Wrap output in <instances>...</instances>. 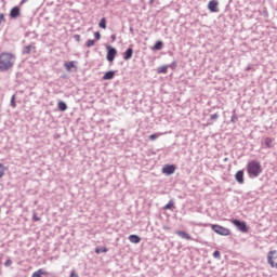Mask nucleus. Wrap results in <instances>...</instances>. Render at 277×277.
I'll list each match as a JSON object with an SVG mask.
<instances>
[{
	"label": "nucleus",
	"mask_w": 277,
	"mask_h": 277,
	"mask_svg": "<svg viewBox=\"0 0 277 277\" xmlns=\"http://www.w3.org/2000/svg\"><path fill=\"white\" fill-rule=\"evenodd\" d=\"M16 64V56L9 52H2L0 54V72H8L11 68H14Z\"/></svg>",
	"instance_id": "obj_1"
},
{
	"label": "nucleus",
	"mask_w": 277,
	"mask_h": 277,
	"mask_svg": "<svg viewBox=\"0 0 277 277\" xmlns=\"http://www.w3.org/2000/svg\"><path fill=\"white\" fill-rule=\"evenodd\" d=\"M247 173L250 179H259L263 174V167L258 160H251L247 164Z\"/></svg>",
	"instance_id": "obj_2"
},
{
	"label": "nucleus",
	"mask_w": 277,
	"mask_h": 277,
	"mask_svg": "<svg viewBox=\"0 0 277 277\" xmlns=\"http://www.w3.org/2000/svg\"><path fill=\"white\" fill-rule=\"evenodd\" d=\"M211 228L214 233H216V235H221L222 237H228V235H230V229L222 225L212 224Z\"/></svg>",
	"instance_id": "obj_3"
},
{
	"label": "nucleus",
	"mask_w": 277,
	"mask_h": 277,
	"mask_svg": "<svg viewBox=\"0 0 277 277\" xmlns=\"http://www.w3.org/2000/svg\"><path fill=\"white\" fill-rule=\"evenodd\" d=\"M232 224L240 232V233H248V224L246 221H241L239 219H233Z\"/></svg>",
	"instance_id": "obj_4"
},
{
	"label": "nucleus",
	"mask_w": 277,
	"mask_h": 277,
	"mask_svg": "<svg viewBox=\"0 0 277 277\" xmlns=\"http://www.w3.org/2000/svg\"><path fill=\"white\" fill-rule=\"evenodd\" d=\"M267 263L271 267H275L277 269V251L272 250L267 253Z\"/></svg>",
	"instance_id": "obj_5"
},
{
	"label": "nucleus",
	"mask_w": 277,
	"mask_h": 277,
	"mask_svg": "<svg viewBox=\"0 0 277 277\" xmlns=\"http://www.w3.org/2000/svg\"><path fill=\"white\" fill-rule=\"evenodd\" d=\"M107 54H106V60L107 62H114L116 60V55H118V50L111 45H107Z\"/></svg>",
	"instance_id": "obj_6"
},
{
	"label": "nucleus",
	"mask_w": 277,
	"mask_h": 277,
	"mask_svg": "<svg viewBox=\"0 0 277 277\" xmlns=\"http://www.w3.org/2000/svg\"><path fill=\"white\" fill-rule=\"evenodd\" d=\"M176 172V166L174 164H166L162 168V173L166 174L167 176H171V174H174Z\"/></svg>",
	"instance_id": "obj_7"
},
{
	"label": "nucleus",
	"mask_w": 277,
	"mask_h": 277,
	"mask_svg": "<svg viewBox=\"0 0 277 277\" xmlns=\"http://www.w3.org/2000/svg\"><path fill=\"white\" fill-rule=\"evenodd\" d=\"M235 181H237V183L239 185H243L245 180H243V170H239L236 172L235 174Z\"/></svg>",
	"instance_id": "obj_8"
},
{
	"label": "nucleus",
	"mask_w": 277,
	"mask_h": 277,
	"mask_svg": "<svg viewBox=\"0 0 277 277\" xmlns=\"http://www.w3.org/2000/svg\"><path fill=\"white\" fill-rule=\"evenodd\" d=\"M175 235H177V237H181V239H186V241H192V239H193L188 233L183 232V230L175 232Z\"/></svg>",
	"instance_id": "obj_9"
},
{
	"label": "nucleus",
	"mask_w": 277,
	"mask_h": 277,
	"mask_svg": "<svg viewBox=\"0 0 277 277\" xmlns=\"http://www.w3.org/2000/svg\"><path fill=\"white\" fill-rule=\"evenodd\" d=\"M217 5H219L217 0H211L208 3V10H210V12H219Z\"/></svg>",
	"instance_id": "obj_10"
},
{
	"label": "nucleus",
	"mask_w": 277,
	"mask_h": 277,
	"mask_svg": "<svg viewBox=\"0 0 277 277\" xmlns=\"http://www.w3.org/2000/svg\"><path fill=\"white\" fill-rule=\"evenodd\" d=\"M133 57V48H128L123 53V60L124 62H129Z\"/></svg>",
	"instance_id": "obj_11"
},
{
	"label": "nucleus",
	"mask_w": 277,
	"mask_h": 277,
	"mask_svg": "<svg viewBox=\"0 0 277 277\" xmlns=\"http://www.w3.org/2000/svg\"><path fill=\"white\" fill-rule=\"evenodd\" d=\"M10 16L12 18H17L21 16V8L18 6H14L11 11H10Z\"/></svg>",
	"instance_id": "obj_12"
},
{
	"label": "nucleus",
	"mask_w": 277,
	"mask_h": 277,
	"mask_svg": "<svg viewBox=\"0 0 277 277\" xmlns=\"http://www.w3.org/2000/svg\"><path fill=\"white\" fill-rule=\"evenodd\" d=\"M76 64H77V62H75V61L65 62L64 67L66 68L67 72H70V70H72V68H77Z\"/></svg>",
	"instance_id": "obj_13"
},
{
	"label": "nucleus",
	"mask_w": 277,
	"mask_h": 277,
	"mask_svg": "<svg viewBox=\"0 0 277 277\" xmlns=\"http://www.w3.org/2000/svg\"><path fill=\"white\" fill-rule=\"evenodd\" d=\"M114 77H116V71L114 70H109V71H106L103 76V80L104 81H109L111 79H114Z\"/></svg>",
	"instance_id": "obj_14"
},
{
	"label": "nucleus",
	"mask_w": 277,
	"mask_h": 277,
	"mask_svg": "<svg viewBox=\"0 0 277 277\" xmlns=\"http://www.w3.org/2000/svg\"><path fill=\"white\" fill-rule=\"evenodd\" d=\"M129 241L130 243H140V241H142V238H140V236L132 234L129 236Z\"/></svg>",
	"instance_id": "obj_15"
},
{
	"label": "nucleus",
	"mask_w": 277,
	"mask_h": 277,
	"mask_svg": "<svg viewBox=\"0 0 277 277\" xmlns=\"http://www.w3.org/2000/svg\"><path fill=\"white\" fill-rule=\"evenodd\" d=\"M264 146L266 148H274V138L272 137L264 138Z\"/></svg>",
	"instance_id": "obj_16"
},
{
	"label": "nucleus",
	"mask_w": 277,
	"mask_h": 277,
	"mask_svg": "<svg viewBox=\"0 0 277 277\" xmlns=\"http://www.w3.org/2000/svg\"><path fill=\"white\" fill-rule=\"evenodd\" d=\"M32 49H36V45L29 44V45L24 47L23 55H29L31 53Z\"/></svg>",
	"instance_id": "obj_17"
},
{
	"label": "nucleus",
	"mask_w": 277,
	"mask_h": 277,
	"mask_svg": "<svg viewBox=\"0 0 277 277\" xmlns=\"http://www.w3.org/2000/svg\"><path fill=\"white\" fill-rule=\"evenodd\" d=\"M168 68H169L168 65L158 67L157 69L158 75H168Z\"/></svg>",
	"instance_id": "obj_18"
},
{
	"label": "nucleus",
	"mask_w": 277,
	"mask_h": 277,
	"mask_svg": "<svg viewBox=\"0 0 277 277\" xmlns=\"http://www.w3.org/2000/svg\"><path fill=\"white\" fill-rule=\"evenodd\" d=\"M57 107L60 111H66V109H68V105L64 101L58 102Z\"/></svg>",
	"instance_id": "obj_19"
},
{
	"label": "nucleus",
	"mask_w": 277,
	"mask_h": 277,
	"mask_svg": "<svg viewBox=\"0 0 277 277\" xmlns=\"http://www.w3.org/2000/svg\"><path fill=\"white\" fill-rule=\"evenodd\" d=\"M163 49V41H156L154 44V51H161Z\"/></svg>",
	"instance_id": "obj_20"
},
{
	"label": "nucleus",
	"mask_w": 277,
	"mask_h": 277,
	"mask_svg": "<svg viewBox=\"0 0 277 277\" xmlns=\"http://www.w3.org/2000/svg\"><path fill=\"white\" fill-rule=\"evenodd\" d=\"M98 27H101V29H107V19L105 17H103L100 23H98Z\"/></svg>",
	"instance_id": "obj_21"
},
{
	"label": "nucleus",
	"mask_w": 277,
	"mask_h": 277,
	"mask_svg": "<svg viewBox=\"0 0 277 277\" xmlns=\"http://www.w3.org/2000/svg\"><path fill=\"white\" fill-rule=\"evenodd\" d=\"M109 249L107 247H96L95 248V254H101L102 252H108Z\"/></svg>",
	"instance_id": "obj_22"
},
{
	"label": "nucleus",
	"mask_w": 277,
	"mask_h": 277,
	"mask_svg": "<svg viewBox=\"0 0 277 277\" xmlns=\"http://www.w3.org/2000/svg\"><path fill=\"white\" fill-rule=\"evenodd\" d=\"M174 207V201L171 199L164 207V211H168Z\"/></svg>",
	"instance_id": "obj_23"
},
{
	"label": "nucleus",
	"mask_w": 277,
	"mask_h": 277,
	"mask_svg": "<svg viewBox=\"0 0 277 277\" xmlns=\"http://www.w3.org/2000/svg\"><path fill=\"white\" fill-rule=\"evenodd\" d=\"M95 42H96V41H94V39H89V40L87 41V43H85V47H87L88 49H92V47H94Z\"/></svg>",
	"instance_id": "obj_24"
},
{
	"label": "nucleus",
	"mask_w": 277,
	"mask_h": 277,
	"mask_svg": "<svg viewBox=\"0 0 277 277\" xmlns=\"http://www.w3.org/2000/svg\"><path fill=\"white\" fill-rule=\"evenodd\" d=\"M44 274V272L42 271V268L36 271L31 277H42V275Z\"/></svg>",
	"instance_id": "obj_25"
},
{
	"label": "nucleus",
	"mask_w": 277,
	"mask_h": 277,
	"mask_svg": "<svg viewBox=\"0 0 277 277\" xmlns=\"http://www.w3.org/2000/svg\"><path fill=\"white\" fill-rule=\"evenodd\" d=\"M161 133H154L149 135L150 142H155V140L159 138Z\"/></svg>",
	"instance_id": "obj_26"
},
{
	"label": "nucleus",
	"mask_w": 277,
	"mask_h": 277,
	"mask_svg": "<svg viewBox=\"0 0 277 277\" xmlns=\"http://www.w3.org/2000/svg\"><path fill=\"white\" fill-rule=\"evenodd\" d=\"M10 105H11V107H13V109H15V107H16V94L12 95Z\"/></svg>",
	"instance_id": "obj_27"
},
{
	"label": "nucleus",
	"mask_w": 277,
	"mask_h": 277,
	"mask_svg": "<svg viewBox=\"0 0 277 277\" xmlns=\"http://www.w3.org/2000/svg\"><path fill=\"white\" fill-rule=\"evenodd\" d=\"M3 174H5V166H3V163H0V179H3Z\"/></svg>",
	"instance_id": "obj_28"
},
{
	"label": "nucleus",
	"mask_w": 277,
	"mask_h": 277,
	"mask_svg": "<svg viewBox=\"0 0 277 277\" xmlns=\"http://www.w3.org/2000/svg\"><path fill=\"white\" fill-rule=\"evenodd\" d=\"M32 222H40V216H38V213H32Z\"/></svg>",
	"instance_id": "obj_29"
},
{
	"label": "nucleus",
	"mask_w": 277,
	"mask_h": 277,
	"mask_svg": "<svg viewBox=\"0 0 277 277\" xmlns=\"http://www.w3.org/2000/svg\"><path fill=\"white\" fill-rule=\"evenodd\" d=\"M213 258H214V259H219V260L222 259V254L220 253L219 250H216V251L213 252Z\"/></svg>",
	"instance_id": "obj_30"
},
{
	"label": "nucleus",
	"mask_w": 277,
	"mask_h": 277,
	"mask_svg": "<svg viewBox=\"0 0 277 277\" xmlns=\"http://www.w3.org/2000/svg\"><path fill=\"white\" fill-rule=\"evenodd\" d=\"M217 118H220L219 114H213L210 116V120H212L213 122H215L217 120Z\"/></svg>",
	"instance_id": "obj_31"
},
{
	"label": "nucleus",
	"mask_w": 277,
	"mask_h": 277,
	"mask_svg": "<svg viewBox=\"0 0 277 277\" xmlns=\"http://www.w3.org/2000/svg\"><path fill=\"white\" fill-rule=\"evenodd\" d=\"M238 120H239V117H237V114L234 113L233 116H232L230 122L235 123Z\"/></svg>",
	"instance_id": "obj_32"
},
{
	"label": "nucleus",
	"mask_w": 277,
	"mask_h": 277,
	"mask_svg": "<svg viewBox=\"0 0 277 277\" xmlns=\"http://www.w3.org/2000/svg\"><path fill=\"white\" fill-rule=\"evenodd\" d=\"M94 38L95 40H101V32L100 31L94 32Z\"/></svg>",
	"instance_id": "obj_33"
},
{
	"label": "nucleus",
	"mask_w": 277,
	"mask_h": 277,
	"mask_svg": "<svg viewBox=\"0 0 277 277\" xmlns=\"http://www.w3.org/2000/svg\"><path fill=\"white\" fill-rule=\"evenodd\" d=\"M170 68H172V70H174V68H176V61H173L170 65Z\"/></svg>",
	"instance_id": "obj_34"
},
{
	"label": "nucleus",
	"mask_w": 277,
	"mask_h": 277,
	"mask_svg": "<svg viewBox=\"0 0 277 277\" xmlns=\"http://www.w3.org/2000/svg\"><path fill=\"white\" fill-rule=\"evenodd\" d=\"M10 265H12V261L10 259H8L5 262H4V266L5 267H10Z\"/></svg>",
	"instance_id": "obj_35"
},
{
	"label": "nucleus",
	"mask_w": 277,
	"mask_h": 277,
	"mask_svg": "<svg viewBox=\"0 0 277 277\" xmlns=\"http://www.w3.org/2000/svg\"><path fill=\"white\" fill-rule=\"evenodd\" d=\"M74 38H75L76 42H81V36L75 35Z\"/></svg>",
	"instance_id": "obj_36"
},
{
	"label": "nucleus",
	"mask_w": 277,
	"mask_h": 277,
	"mask_svg": "<svg viewBox=\"0 0 277 277\" xmlns=\"http://www.w3.org/2000/svg\"><path fill=\"white\" fill-rule=\"evenodd\" d=\"M69 277H79V274H77L75 271H71Z\"/></svg>",
	"instance_id": "obj_37"
},
{
	"label": "nucleus",
	"mask_w": 277,
	"mask_h": 277,
	"mask_svg": "<svg viewBox=\"0 0 277 277\" xmlns=\"http://www.w3.org/2000/svg\"><path fill=\"white\" fill-rule=\"evenodd\" d=\"M2 21H5V15L3 13H0V24Z\"/></svg>",
	"instance_id": "obj_38"
},
{
	"label": "nucleus",
	"mask_w": 277,
	"mask_h": 277,
	"mask_svg": "<svg viewBox=\"0 0 277 277\" xmlns=\"http://www.w3.org/2000/svg\"><path fill=\"white\" fill-rule=\"evenodd\" d=\"M110 39H111L113 42H116V35H111Z\"/></svg>",
	"instance_id": "obj_39"
},
{
	"label": "nucleus",
	"mask_w": 277,
	"mask_h": 277,
	"mask_svg": "<svg viewBox=\"0 0 277 277\" xmlns=\"http://www.w3.org/2000/svg\"><path fill=\"white\" fill-rule=\"evenodd\" d=\"M247 71L249 70H252V66L251 65H248L247 68H246Z\"/></svg>",
	"instance_id": "obj_40"
},
{
	"label": "nucleus",
	"mask_w": 277,
	"mask_h": 277,
	"mask_svg": "<svg viewBox=\"0 0 277 277\" xmlns=\"http://www.w3.org/2000/svg\"><path fill=\"white\" fill-rule=\"evenodd\" d=\"M28 1H29V0H22V1H21V5L27 3Z\"/></svg>",
	"instance_id": "obj_41"
},
{
	"label": "nucleus",
	"mask_w": 277,
	"mask_h": 277,
	"mask_svg": "<svg viewBox=\"0 0 277 277\" xmlns=\"http://www.w3.org/2000/svg\"><path fill=\"white\" fill-rule=\"evenodd\" d=\"M155 3V0H149V5H153Z\"/></svg>",
	"instance_id": "obj_42"
},
{
	"label": "nucleus",
	"mask_w": 277,
	"mask_h": 277,
	"mask_svg": "<svg viewBox=\"0 0 277 277\" xmlns=\"http://www.w3.org/2000/svg\"><path fill=\"white\" fill-rule=\"evenodd\" d=\"M263 16H267V11H264V12H263Z\"/></svg>",
	"instance_id": "obj_43"
},
{
	"label": "nucleus",
	"mask_w": 277,
	"mask_h": 277,
	"mask_svg": "<svg viewBox=\"0 0 277 277\" xmlns=\"http://www.w3.org/2000/svg\"><path fill=\"white\" fill-rule=\"evenodd\" d=\"M131 34H133V27L130 28Z\"/></svg>",
	"instance_id": "obj_44"
},
{
	"label": "nucleus",
	"mask_w": 277,
	"mask_h": 277,
	"mask_svg": "<svg viewBox=\"0 0 277 277\" xmlns=\"http://www.w3.org/2000/svg\"><path fill=\"white\" fill-rule=\"evenodd\" d=\"M224 161H228V158H225Z\"/></svg>",
	"instance_id": "obj_45"
}]
</instances>
